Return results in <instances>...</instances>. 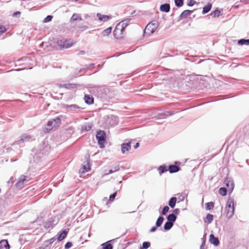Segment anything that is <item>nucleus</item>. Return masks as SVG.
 Wrapping results in <instances>:
<instances>
[{"instance_id": "nucleus-32", "label": "nucleus", "mask_w": 249, "mask_h": 249, "mask_svg": "<svg viewBox=\"0 0 249 249\" xmlns=\"http://www.w3.org/2000/svg\"><path fill=\"white\" fill-rule=\"evenodd\" d=\"M103 249H112V246L110 244H102Z\"/></svg>"}, {"instance_id": "nucleus-7", "label": "nucleus", "mask_w": 249, "mask_h": 249, "mask_svg": "<svg viewBox=\"0 0 249 249\" xmlns=\"http://www.w3.org/2000/svg\"><path fill=\"white\" fill-rule=\"evenodd\" d=\"M96 16L98 18V20L100 21L106 22L108 21L111 18V16L110 15H102L101 13H97L96 14Z\"/></svg>"}, {"instance_id": "nucleus-15", "label": "nucleus", "mask_w": 249, "mask_h": 249, "mask_svg": "<svg viewBox=\"0 0 249 249\" xmlns=\"http://www.w3.org/2000/svg\"><path fill=\"white\" fill-rule=\"evenodd\" d=\"M170 5L166 3L160 5V10L162 12H168L170 11Z\"/></svg>"}, {"instance_id": "nucleus-28", "label": "nucleus", "mask_w": 249, "mask_h": 249, "mask_svg": "<svg viewBox=\"0 0 249 249\" xmlns=\"http://www.w3.org/2000/svg\"><path fill=\"white\" fill-rule=\"evenodd\" d=\"M173 225V223L166 222L164 225V229L165 230H169L172 228Z\"/></svg>"}, {"instance_id": "nucleus-39", "label": "nucleus", "mask_w": 249, "mask_h": 249, "mask_svg": "<svg viewBox=\"0 0 249 249\" xmlns=\"http://www.w3.org/2000/svg\"><path fill=\"white\" fill-rule=\"evenodd\" d=\"M72 246V244L71 242H67L65 246V249H69L71 248Z\"/></svg>"}, {"instance_id": "nucleus-36", "label": "nucleus", "mask_w": 249, "mask_h": 249, "mask_svg": "<svg viewBox=\"0 0 249 249\" xmlns=\"http://www.w3.org/2000/svg\"><path fill=\"white\" fill-rule=\"evenodd\" d=\"M169 210V208L168 206H165L162 210V211L161 213L163 215H165L166 214V213L168 212Z\"/></svg>"}, {"instance_id": "nucleus-42", "label": "nucleus", "mask_w": 249, "mask_h": 249, "mask_svg": "<svg viewBox=\"0 0 249 249\" xmlns=\"http://www.w3.org/2000/svg\"><path fill=\"white\" fill-rule=\"evenodd\" d=\"M156 229H157L156 227H152V228L151 229V230H150V231H151V232H154V231H155L156 230Z\"/></svg>"}, {"instance_id": "nucleus-22", "label": "nucleus", "mask_w": 249, "mask_h": 249, "mask_svg": "<svg viewBox=\"0 0 249 249\" xmlns=\"http://www.w3.org/2000/svg\"><path fill=\"white\" fill-rule=\"evenodd\" d=\"M176 201H177L176 197H172L170 199L169 202V206L171 208H173L175 207V205H176Z\"/></svg>"}, {"instance_id": "nucleus-41", "label": "nucleus", "mask_w": 249, "mask_h": 249, "mask_svg": "<svg viewBox=\"0 0 249 249\" xmlns=\"http://www.w3.org/2000/svg\"><path fill=\"white\" fill-rule=\"evenodd\" d=\"M205 241H203V242H202L201 246H200V249H203L204 248V247L205 246Z\"/></svg>"}, {"instance_id": "nucleus-19", "label": "nucleus", "mask_w": 249, "mask_h": 249, "mask_svg": "<svg viewBox=\"0 0 249 249\" xmlns=\"http://www.w3.org/2000/svg\"><path fill=\"white\" fill-rule=\"evenodd\" d=\"M77 86V85L75 84L69 83V84H64L63 86V87L64 88L67 89H72L76 88Z\"/></svg>"}, {"instance_id": "nucleus-45", "label": "nucleus", "mask_w": 249, "mask_h": 249, "mask_svg": "<svg viewBox=\"0 0 249 249\" xmlns=\"http://www.w3.org/2000/svg\"><path fill=\"white\" fill-rule=\"evenodd\" d=\"M139 145H140L139 143V142H137L136 145L134 146V148L135 149H136L137 148H138L139 146Z\"/></svg>"}, {"instance_id": "nucleus-20", "label": "nucleus", "mask_w": 249, "mask_h": 249, "mask_svg": "<svg viewBox=\"0 0 249 249\" xmlns=\"http://www.w3.org/2000/svg\"><path fill=\"white\" fill-rule=\"evenodd\" d=\"M212 8V4L211 3L207 4V5L205 6L203 8L202 12L203 14H205L209 12Z\"/></svg>"}, {"instance_id": "nucleus-31", "label": "nucleus", "mask_w": 249, "mask_h": 249, "mask_svg": "<svg viewBox=\"0 0 249 249\" xmlns=\"http://www.w3.org/2000/svg\"><path fill=\"white\" fill-rule=\"evenodd\" d=\"M176 5L178 7H181L183 4V0H175Z\"/></svg>"}, {"instance_id": "nucleus-1", "label": "nucleus", "mask_w": 249, "mask_h": 249, "mask_svg": "<svg viewBox=\"0 0 249 249\" xmlns=\"http://www.w3.org/2000/svg\"><path fill=\"white\" fill-rule=\"evenodd\" d=\"M61 124V116L57 117L49 121L43 129L45 133H48L54 127L59 126Z\"/></svg>"}, {"instance_id": "nucleus-27", "label": "nucleus", "mask_w": 249, "mask_h": 249, "mask_svg": "<svg viewBox=\"0 0 249 249\" xmlns=\"http://www.w3.org/2000/svg\"><path fill=\"white\" fill-rule=\"evenodd\" d=\"M163 220H164V218L162 216H160L156 221V226L160 227L161 225Z\"/></svg>"}, {"instance_id": "nucleus-12", "label": "nucleus", "mask_w": 249, "mask_h": 249, "mask_svg": "<svg viewBox=\"0 0 249 249\" xmlns=\"http://www.w3.org/2000/svg\"><path fill=\"white\" fill-rule=\"evenodd\" d=\"M10 245L7 240H2L0 241V249H9Z\"/></svg>"}, {"instance_id": "nucleus-11", "label": "nucleus", "mask_w": 249, "mask_h": 249, "mask_svg": "<svg viewBox=\"0 0 249 249\" xmlns=\"http://www.w3.org/2000/svg\"><path fill=\"white\" fill-rule=\"evenodd\" d=\"M84 100L86 104L91 105L94 102V98L92 95L86 94L84 97Z\"/></svg>"}, {"instance_id": "nucleus-50", "label": "nucleus", "mask_w": 249, "mask_h": 249, "mask_svg": "<svg viewBox=\"0 0 249 249\" xmlns=\"http://www.w3.org/2000/svg\"><path fill=\"white\" fill-rule=\"evenodd\" d=\"M178 210V209H176V210H175V211H176H176H177Z\"/></svg>"}, {"instance_id": "nucleus-25", "label": "nucleus", "mask_w": 249, "mask_h": 249, "mask_svg": "<svg viewBox=\"0 0 249 249\" xmlns=\"http://www.w3.org/2000/svg\"><path fill=\"white\" fill-rule=\"evenodd\" d=\"M158 171L159 172L160 174H161L167 171V169L165 166L161 165L159 167Z\"/></svg>"}, {"instance_id": "nucleus-2", "label": "nucleus", "mask_w": 249, "mask_h": 249, "mask_svg": "<svg viewBox=\"0 0 249 249\" xmlns=\"http://www.w3.org/2000/svg\"><path fill=\"white\" fill-rule=\"evenodd\" d=\"M234 200L232 198H229L225 207V213L227 217L228 218H231L234 213Z\"/></svg>"}, {"instance_id": "nucleus-3", "label": "nucleus", "mask_w": 249, "mask_h": 249, "mask_svg": "<svg viewBox=\"0 0 249 249\" xmlns=\"http://www.w3.org/2000/svg\"><path fill=\"white\" fill-rule=\"evenodd\" d=\"M126 26V24L124 21L120 22L117 25L113 32L114 36L116 38L121 39L123 38Z\"/></svg>"}, {"instance_id": "nucleus-44", "label": "nucleus", "mask_w": 249, "mask_h": 249, "mask_svg": "<svg viewBox=\"0 0 249 249\" xmlns=\"http://www.w3.org/2000/svg\"><path fill=\"white\" fill-rule=\"evenodd\" d=\"M71 108H78V107H77L76 105H71L70 106H69Z\"/></svg>"}, {"instance_id": "nucleus-10", "label": "nucleus", "mask_w": 249, "mask_h": 249, "mask_svg": "<svg viewBox=\"0 0 249 249\" xmlns=\"http://www.w3.org/2000/svg\"><path fill=\"white\" fill-rule=\"evenodd\" d=\"M210 242L214 245L215 246H217L219 244V241L217 237H214V235L213 234H210V238H209Z\"/></svg>"}, {"instance_id": "nucleus-14", "label": "nucleus", "mask_w": 249, "mask_h": 249, "mask_svg": "<svg viewBox=\"0 0 249 249\" xmlns=\"http://www.w3.org/2000/svg\"><path fill=\"white\" fill-rule=\"evenodd\" d=\"M90 169V165L89 162H87L86 164L83 165L82 168L80 170L81 173H85L88 172Z\"/></svg>"}, {"instance_id": "nucleus-24", "label": "nucleus", "mask_w": 249, "mask_h": 249, "mask_svg": "<svg viewBox=\"0 0 249 249\" xmlns=\"http://www.w3.org/2000/svg\"><path fill=\"white\" fill-rule=\"evenodd\" d=\"M205 205L206 209L208 210H211L214 208V203L213 202H209L206 203Z\"/></svg>"}, {"instance_id": "nucleus-23", "label": "nucleus", "mask_w": 249, "mask_h": 249, "mask_svg": "<svg viewBox=\"0 0 249 249\" xmlns=\"http://www.w3.org/2000/svg\"><path fill=\"white\" fill-rule=\"evenodd\" d=\"M176 216L174 214H170L167 216L168 222L173 223L176 220Z\"/></svg>"}, {"instance_id": "nucleus-8", "label": "nucleus", "mask_w": 249, "mask_h": 249, "mask_svg": "<svg viewBox=\"0 0 249 249\" xmlns=\"http://www.w3.org/2000/svg\"><path fill=\"white\" fill-rule=\"evenodd\" d=\"M131 142L123 143L121 145V150L123 153H125L128 152L131 149Z\"/></svg>"}, {"instance_id": "nucleus-37", "label": "nucleus", "mask_w": 249, "mask_h": 249, "mask_svg": "<svg viewBox=\"0 0 249 249\" xmlns=\"http://www.w3.org/2000/svg\"><path fill=\"white\" fill-rule=\"evenodd\" d=\"M6 31V28L3 25H0V34L4 33Z\"/></svg>"}, {"instance_id": "nucleus-47", "label": "nucleus", "mask_w": 249, "mask_h": 249, "mask_svg": "<svg viewBox=\"0 0 249 249\" xmlns=\"http://www.w3.org/2000/svg\"><path fill=\"white\" fill-rule=\"evenodd\" d=\"M231 190H232L233 187V184L232 183H231Z\"/></svg>"}, {"instance_id": "nucleus-5", "label": "nucleus", "mask_w": 249, "mask_h": 249, "mask_svg": "<svg viewBox=\"0 0 249 249\" xmlns=\"http://www.w3.org/2000/svg\"><path fill=\"white\" fill-rule=\"evenodd\" d=\"M158 25L155 23H149L145 27L144 30V35L145 36H150L157 29Z\"/></svg>"}, {"instance_id": "nucleus-17", "label": "nucleus", "mask_w": 249, "mask_h": 249, "mask_svg": "<svg viewBox=\"0 0 249 249\" xmlns=\"http://www.w3.org/2000/svg\"><path fill=\"white\" fill-rule=\"evenodd\" d=\"M68 232L66 230H63L58 236L57 239L61 241L63 240L67 236Z\"/></svg>"}, {"instance_id": "nucleus-26", "label": "nucleus", "mask_w": 249, "mask_h": 249, "mask_svg": "<svg viewBox=\"0 0 249 249\" xmlns=\"http://www.w3.org/2000/svg\"><path fill=\"white\" fill-rule=\"evenodd\" d=\"M219 193L222 196H225L227 193V189L224 187H221L219 190Z\"/></svg>"}, {"instance_id": "nucleus-13", "label": "nucleus", "mask_w": 249, "mask_h": 249, "mask_svg": "<svg viewBox=\"0 0 249 249\" xmlns=\"http://www.w3.org/2000/svg\"><path fill=\"white\" fill-rule=\"evenodd\" d=\"M82 20V18L80 14L78 13H74L70 19L71 22H74L77 20L81 21Z\"/></svg>"}, {"instance_id": "nucleus-4", "label": "nucleus", "mask_w": 249, "mask_h": 249, "mask_svg": "<svg viewBox=\"0 0 249 249\" xmlns=\"http://www.w3.org/2000/svg\"><path fill=\"white\" fill-rule=\"evenodd\" d=\"M73 41L71 39L61 38L57 40L56 44L60 49H67L71 47L73 44Z\"/></svg>"}, {"instance_id": "nucleus-48", "label": "nucleus", "mask_w": 249, "mask_h": 249, "mask_svg": "<svg viewBox=\"0 0 249 249\" xmlns=\"http://www.w3.org/2000/svg\"><path fill=\"white\" fill-rule=\"evenodd\" d=\"M50 241H51L50 242L52 243V242H53V238L51 239Z\"/></svg>"}, {"instance_id": "nucleus-33", "label": "nucleus", "mask_w": 249, "mask_h": 249, "mask_svg": "<svg viewBox=\"0 0 249 249\" xmlns=\"http://www.w3.org/2000/svg\"><path fill=\"white\" fill-rule=\"evenodd\" d=\"M172 114L170 112H167L165 113H161L159 115V118H165L166 117L171 115Z\"/></svg>"}, {"instance_id": "nucleus-38", "label": "nucleus", "mask_w": 249, "mask_h": 249, "mask_svg": "<svg viewBox=\"0 0 249 249\" xmlns=\"http://www.w3.org/2000/svg\"><path fill=\"white\" fill-rule=\"evenodd\" d=\"M116 194H117V192L114 193L113 194L109 196V200L111 201H113L115 196H116Z\"/></svg>"}, {"instance_id": "nucleus-35", "label": "nucleus", "mask_w": 249, "mask_h": 249, "mask_svg": "<svg viewBox=\"0 0 249 249\" xmlns=\"http://www.w3.org/2000/svg\"><path fill=\"white\" fill-rule=\"evenodd\" d=\"M150 246V243L148 242H144L142 243V248L147 249Z\"/></svg>"}, {"instance_id": "nucleus-43", "label": "nucleus", "mask_w": 249, "mask_h": 249, "mask_svg": "<svg viewBox=\"0 0 249 249\" xmlns=\"http://www.w3.org/2000/svg\"><path fill=\"white\" fill-rule=\"evenodd\" d=\"M85 54V52H84V51H80V52L78 53V55H83V54Z\"/></svg>"}, {"instance_id": "nucleus-21", "label": "nucleus", "mask_w": 249, "mask_h": 249, "mask_svg": "<svg viewBox=\"0 0 249 249\" xmlns=\"http://www.w3.org/2000/svg\"><path fill=\"white\" fill-rule=\"evenodd\" d=\"M213 220V215L211 214H208L204 220V222L207 223H210Z\"/></svg>"}, {"instance_id": "nucleus-6", "label": "nucleus", "mask_w": 249, "mask_h": 249, "mask_svg": "<svg viewBox=\"0 0 249 249\" xmlns=\"http://www.w3.org/2000/svg\"><path fill=\"white\" fill-rule=\"evenodd\" d=\"M96 138L101 148L105 146V143L106 142V134L104 131L100 130L96 134Z\"/></svg>"}, {"instance_id": "nucleus-29", "label": "nucleus", "mask_w": 249, "mask_h": 249, "mask_svg": "<svg viewBox=\"0 0 249 249\" xmlns=\"http://www.w3.org/2000/svg\"><path fill=\"white\" fill-rule=\"evenodd\" d=\"M111 32V28L109 27L104 30L102 34L103 36H108Z\"/></svg>"}, {"instance_id": "nucleus-30", "label": "nucleus", "mask_w": 249, "mask_h": 249, "mask_svg": "<svg viewBox=\"0 0 249 249\" xmlns=\"http://www.w3.org/2000/svg\"><path fill=\"white\" fill-rule=\"evenodd\" d=\"M238 44L239 45H249V39H242L238 41Z\"/></svg>"}, {"instance_id": "nucleus-46", "label": "nucleus", "mask_w": 249, "mask_h": 249, "mask_svg": "<svg viewBox=\"0 0 249 249\" xmlns=\"http://www.w3.org/2000/svg\"><path fill=\"white\" fill-rule=\"evenodd\" d=\"M20 14V12H16V13H15L14 14V16H15V15H18V14Z\"/></svg>"}, {"instance_id": "nucleus-16", "label": "nucleus", "mask_w": 249, "mask_h": 249, "mask_svg": "<svg viewBox=\"0 0 249 249\" xmlns=\"http://www.w3.org/2000/svg\"><path fill=\"white\" fill-rule=\"evenodd\" d=\"M179 170V168L175 165H171L169 166V170L171 173L177 172Z\"/></svg>"}, {"instance_id": "nucleus-18", "label": "nucleus", "mask_w": 249, "mask_h": 249, "mask_svg": "<svg viewBox=\"0 0 249 249\" xmlns=\"http://www.w3.org/2000/svg\"><path fill=\"white\" fill-rule=\"evenodd\" d=\"M192 12V11H190V10H184L181 14L180 18H186L188 16H189L191 14Z\"/></svg>"}, {"instance_id": "nucleus-49", "label": "nucleus", "mask_w": 249, "mask_h": 249, "mask_svg": "<svg viewBox=\"0 0 249 249\" xmlns=\"http://www.w3.org/2000/svg\"><path fill=\"white\" fill-rule=\"evenodd\" d=\"M229 183H228V184H227V186H229Z\"/></svg>"}, {"instance_id": "nucleus-51", "label": "nucleus", "mask_w": 249, "mask_h": 249, "mask_svg": "<svg viewBox=\"0 0 249 249\" xmlns=\"http://www.w3.org/2000/svg\"><path fill=\"white\" fill-rule=\"evenodd\" d=\"M144 249V248H141V249Z\"/></svg>"}, {"instance_id": "nucleus-34", "label": "nucleus", "mask_w": 249, "mask_h": 249, "mask_svg": "<svg viewBox=\"0 0 249 249\" xmlns=\"http://www.w3.org/2000/svg\"><path fill=\"white\" fill-rule=\"evenodd\" d=\"M52 18H53V16H51V15H49V16H47V17L44 19L43 22L46 23V22H49L52 20Z\"/></svg>"}, {"instance_id": "nucleus-9", "label": "nucleus", "mask_w": 249, "mask_h": 249, "mask_svg": "<svg viewBox=\"0 0 249 249\" xmlns=\"http://www.w3.org/2000/svg\"><path fill=\"white\" fill-rule=\"evenodd\" d=\"M120 169L119 165L117 163H115L111 167L110 169L108 171V172L106 173L104 176H106L108 174H111L115 172L118 171Z\"/></svg>"}, {"instance_id": "nucleus-40", "label": "nucleus", "mask_w": 249, "mask_h": 249, "mask_svg": "<svg viewBox=\"0 0 249 249\" xmlns=\"http://www.w3.org/2000/svg\"><path fill=\"white\" fill-rule=\"evenodd\" d=\"M196 3V2L194 0H190L189 1V2H188V5L189 6H193V5H194Z\"/></svg>"}]
</instances>
